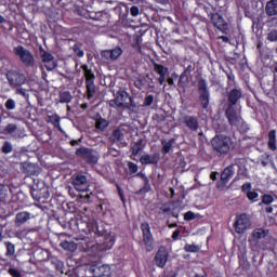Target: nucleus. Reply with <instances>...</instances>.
Masks as SVG:
<instances>
[{"label":"nucleus","mask_w":277,"mask_h":277,"mask_svg":"<svg viewBox=\"0 0 277 277\" xmlns=\"http://www.w3.org/2000/svg\"><path fill=\"white\" fill-rule=\"evenodd\" d=\"M76 226L79 233H84L82 237L76 238V241H84L83 250L93 259H103V253L114 248L116 237L110 234L100 237L98 242L96 243L89 241L90 235H92V233L96 235V230H98L96 222H88L82 219H78L76 220Z\"/></svg>","instance_id":"obj_1"},{"label":"nucleus","mask_w":277,"mask_h":277,"mask_svg":"<svg viewBox=\"0 0 277 277\" xmlns=\"http://www.w3.org/2000/svg\"><path fill=\"white\" fill-rule=\"evenodd\" d=\"M243 93L239 89H233L227 94V108L225 110V116L230 124V127H237L239 124V115L237 114V105L241 101Z\"/></svg>","instance_id":"obj_2"},{"label":"nucleus","mask_w":277,"mask_h":277,"mask_svg":"<svg viewBox=\"0 0 277 277\" xmlns=\"http://www.w3.org/2000/svg\"><path fill=\"white\" fill-rule=\"evenodd\" d=\"M211 145L219 157H226V155L230 153V149L235 148V142H233V138L224 134H216L211 140Z\"/></svg>","instance_id":"obj_3"},{"label":"nucleus","mask_w":277,"mask_h":277,"mask_svg":"<svg viewBox=\"0 0 277 277\" xmlns=\"http://www.w3.org/2000/svg\"><path fill=\"white\" fill-rule=\"evenodd\" d=\"M81 68L85 78L87 98L88 101H91V98H94V94H96V84H94L96 76L87 64L81 65Z\"/></svg>","instance_id":"obj_4"},{"label":"nucleus","mask_w":277,"mask_h":277,"mask_svg":"<svg viewBox=\"0 0 277 277\" xmlns=\"http://www.w3.org/2000/svg\"><path fill=\"white\" fill-rule=\"evenodd\" d=\"M13 53L19 58L26 68H31V66L36 64V58L34 57L31 51L25 49L23 45L13 48Z\"/></svg>","instance_id":"obj_5"},{"label":"nucleus","mask_w":277,"mask_h":277,"mask_svg":"<svg viewBox=\"0 0 277 277\" xmlns=\"http://www.w3.org/2000/svg\"><path fill=\"white\" fill-rule=\"evenodd\" d=\"M141 232L146 252H153L155 250V237L150 230V224L148 222L141 223Z\"/></svg>","instance_id":"obj_6"},{"label":"nucleus","mask_w":277,"mask_h":277,"mask_svg":"<svg viewBox=\"0 0 277 277\" xmlns=\"http://www.w3.org/2000/svg\"><path fill=\"white\" fill-rule=\"evenodd\" d=\"M197 88L199 92V103H201L202 109H209L211 93L209 92V87H207V80L203 78L199 79Z\"/></svg>","instance_id":"obj_7"},{"label":"nucleus","mask_w":277,"mask_h":277,"mask_svg":"<svg viewBox=\"0 0 277 277\" xmlns=\"http://www.w3.org/2000/svg\"><path fill=\"white\" fill-rule=\"evenodd\" d=\"M76 157H80L88 166H96V163H98V156L94 155V149L90 147L77 148Z\"/></svg>","instance_id":"obj_8"},{"label":"nucleus","mask_w":277,"mask_h":277,"mask_svg":"<svg viewBox=\"0 0 277 277\" xmlns=\"http://www.w3.org/2000/svg\"><path fill=\"white\" fill-rule=\"evenodd\" d=\"M71 185L77 192H90V181L83 173H75L71 176Z\"/></svg>","instance_id":"obj_9"},{"label":"nucleus","mask_w":277,"mask_h":277,"mask_svg":"<svg viewBox=\"0 0 277 277\" xmlns=\"http://www.w3.org/2000/svg\"><path fill=\"white\" fill-rule=\"evenodd\" d=\"M250 226H252V221H250L248 214L242 213L236 216V221L234 223L235 233L238 235H243V233H246Z\"/></svg>","instance_id":"obj_10"},{"label":"nucleus","mask_w":277,"mask_h":277,"mask_svg":"<svg viewBox=\"0 0 277 277\" xmlns=\"http://www.w3.org/2000/svg\"><path fill=\"white\" fill-rule=\"evenodd\" d=\"M235 176V167L228 166L223 170L221 173V177L216 183V189H220V192H224L226 189V185H228V182Z\"/></svg>","instance_id":"obj_11"},{"label":"nucleus","mask_w":277,"mask_h":277,"mask_svg":"<svg viewBox=\"0 0 277 277\" xmlns=\"http://www.w3.org/2000/svg\"><path fill=\"white\" fill-rule=\"evenodd\" d=\"M168 259H170L168 248H166V246H160L154 258L155 266L159 267L160 269H164L166 265H168Z\"/></svg>","instance_id":"obj_12"},{"label":"nucleus","mask_w":277,"mask_h":277,"mask_svg":"<svg viewBox=\"0 0 277 277\" xmlns=\"http://www.w3.org/2000/svg\"><path fill=\"white\" fill-rule=\"evenodd\" d=\"M211 23L219 31L224 34L225 36H228L230 34V27L228 26L226 19L220 14V13H214L211 16Z\"/></svg>","instance_id":"obj_13"},{"label":"nucleus","mask_w":277,"mask_h":277,"mask_svg":"<svg viewBox=\"0 0 277 277\" xmlns=\"http://www.w3.org/2000/svg\"><path fill=\"white\" fill-rule=\"evenodd\" d=\"M6 79L11 88H18L19 85H24L25 81H27L25 74H21L16 70H9L6 72Z\"/></svg>","instance_id":"obj_14"},{"label":"nucleus","mask_w":277,"mask_h":277,"mask_svg":"<svg viewBox=\"0 0 277 277\" xmlns=\"http://www.w3.org/2000/svg\"><path fill=\"white\" fill-rule=\"evenodd\" d=\"M182 124H184L188 131H193L194 133L198 132L200 129V122L198 121L197 116L185 115L182 118Z\"/></svg>","instance_id":"obj_15"},{"label":"nucleus","mask_w":277,"mask_h":277,"mask_svg":"<svg viewBox=\"0 0 277 277\" xmlns=\"http://www.w3.org/2000/svg\"><path fill=\"white\" fill-rule=\"evenodd\" d=\"M159 161H161V154L159 153L144 154L140 158L142 166H157Z\"/></svg>","instance_id":"obj_16"},{"label":"nucleus","mask_w":277,"mask_h":277,"mask_svg":"<svg viewBox=\"0 0 277 277\" xmlns=\"http://www.w3.org/2000/svg\"><path fill=\"white\" fill-rule=\"evenodd\" d=\"M91 274H93V277H107L111 276V267L107 264H103L101 266L94 265L90 268Z\"/></svg>","instance_id":"obj_17"},{"label":"nucleus","mask_w":277,"mask_h":277,"mask_svg":"<svg viewBox=\"0 0 277 277\" xmlns=\"http://www.w3.org/2000/svg\"><path fill=\"white\" fill-rule=\"evenodd\" d=\"M118 96L122 104L124 105L126 109H135L137 105L133 102V97L127 91H119Z\"/></svg>","instance_id":"obj_18"},{"label":"nucleus","mask_w":277,"mask_h":277,"mask_svg":"<svg viewBox=\"0 0 277 277\" xmlns=\"http://www.w3.org/2000/svg\"><path fill=\"white\" fill-rule=\"evenodd\" d=\"M121 55H122V49L120 48H116L113 50H104L101 53V56L103 57V60H108L110 62L116 61Z\"/></svg>","instance_id":"obj_19"},{"label":"nucleus","mask_w":277,"mask_h":277,"mask_svg":"<svg viewBox=\"0 0 277 277\" xmlns=\"http://www.w3.org/2000/svg\"><path fill=\"white\" fill-rule=\"evenodd\" d=\"M153 66H154L155 72H157V75H159L158 83L160 85H163V83H166V76L168 75V67H166L159 63H154Z\"/></svg>","instance_id":"obj_20"},{"label":"nucleus","mask_w":277,"mask_h":277,"mask_svg":"<svg viewBox=\"0 0 277 277\" xmlns=\"http://www.w3.org/2000/svg\"><path fill=\"white\" fill-rule=\"evenodd\" d=\"M24 173L27 174L28 176H38L40 174V168L36 166L35 163H24L23 166Z\"/></svg>","instance_id":"obj_21"},{"label":"nucleus","mask_w":277,"mask_h":277,"mask_svg":"<svg viewBox=\"0 0 277 277\" xmlns=\"http://www.w3.org/2000/svg\"><path fill=\"white\" fill-rule=\"evenodd\" d=\"M144 148H146V144H144V138H140L134 144H131L130 147L133 157H137V155H140V153L144 150Z\"/></svg>","instance_id":"obj_22"},{"label":"nucleus","mask_w":277,"mask_h":277,"mask_svg":"<svg viewBox=\"0 0 277 277\" xmlns=\"http://www.w3.org/2000/svg\"><path fill=\"white\" fill-rule=\"evenodd\" d=\"M109 140L111 144H118V142H122V140H124V132H122L121 128H117L113 131Z\"/></svg>","instance_id":"obj_23"},{"label":"nucleus","mask_w":277,"mask_h":277,"mask_svg":"<svg viewBox=\"0 0 277 277\" xmlns=\"http://www.w3.org/2000/svg\"><path fill=\"white\" fill-rule=\"evenodd\" d=\"M268 235H269V229L258 227L252 232L251 237H253L255 241H259V239H265V237H267Z\"/></svg>","instance_id":"obj_24"},{"label":"nucleus","mask_w":277,"mask_h":277,"mask_svg":"<svg viewBox=\"0 0 277 277\" xmlns=\"http://www.w3.org/2000/svg\"><path fill=\"white\" fill-rule=\"evenodd\" d=\"M30 217L31 214L29 212H18L15 216L16 226H23Z\"/></svg>","instance_id":"obj_25"},{"label":"nucleus","mask_w":277,"mask_h":277,"mask_svg":"<svg viewBox=\"0 0 277 277\" xmlns=\"http://www.w3.org/2000/svg\"><path fill=\"white\" fill-rule=\"evenodd\" d=\"M265 12L267 16L277 15V0H271L266 3Z\"/></svg>","instance_id":"obj_26"},{"label":"nucleus","mask_w":277,"mask_h":277,"mask_svg":"<svg viewBox=\"0 0 277 277\" xmlns=\"http://www.w3.org/2000/svg\"><path fill=\"white\" fill-rule=\"evenodd\" d=\"M174 142H176V140H174V138H171L169 141H166V140L161 141V144H162L161 153H162V155L170 154V151L172 150V146H174Z\"/></svg>","instance_id":"obj_27"},{"label":"nucleus","mask_w":277,"mask_h":277,"mask_svg":"<svg viewBox=\"0 0 277 277\" xmlns=\"http://www.w3.org/2000/svg\"><path fill=\"white\" fill-rule=\"evenodd\" d=\"M31 197L34 198V200H36V202H44V200H47V198H49V193H47V196H42V190L40 189H31L30 190ZM43 198V200H42Z\"/></svg>","instance_id":"obj_28"},{"label":"nucleus","mask_w":277,"mask_h":277,"mask_svg":"<svg viewBox=\"0 0 277 277\" xmlns=\"http://www.w3.org/2000/svg\"><path fill=\"white\" fill-rule=\"evenodd\" d=\"M268 148L269 150L276 151L277 146H276V130H271L268 132Z\"/></svg>","instance_id":"obj_29"},{"label":"nucleus","mask_w":277,"mask_h":277,"mask_svg":"<svg viewBox=\"0 0 277 277\" xmlns=\"http://www.w3.org/2000/svg\"><path fill=\"white\" fill-rule=\"evenodd\" d=\"M50 263L51 265H53V267L56 269V272H61L62 274H64V262H62L60 259L52 256L50 259Z\"/></svg>","instance_id":"obj_30"},{"label":"nucleus","mask_w":277,"mask_h":277,"mask_svg":"<svg viewBox=\"0 0 277 277\" xmlns=\"http://www.w3.org/2000/svg\"><path fill=\"white\" fill-rule=\"evenodd\" d=\"M60 103H72V93L70 91H63L60 93Z\"/></svg>","instance_id":"obj_31"},{"label":"nucleus","mask_w":277,"mask_h":277,"mask_svg":"<svg viewBox=\"0 0 277 277\" xmlns=\"http://www.w3.org/2000/svg\"><path fill=\"white\" fill-rule=\"evenodd\" d=\"M187 85H189V76H185V74H181L177 81V87L181 88L182 90H185Z\"/></svg>","instance_id":"obj_32"},{"label":"nucleus","mask_w":277,"mask_h":277,"mask_svg":"<svg viewBox=\"0 0 277 277\" xmlns=\"http://www.w3.org/2000/svg\"><path fill=\"white\" fill-rule=\"evenodd\" d=\"M49 120L51 124H53L54 129L62 131V126L60 124V122H62V118H60L57 114L49 116Z\"/></svg>","instance_id":"obj_33"},{"label":"nucleus","mask_w":277,"mask_h":277,"mask_svg":"<svg viewBox=\"0 0 277 277\" xmlns=\"http://www.w3.org/2000/svg\"><path fill=\"white\" fill-rule=\"evenodd\" d=\"M153 192V187L150 186V180H145L143 187L136 192L137 196H142L144 194H149Z\"/></svg>","instance_id":"obj_34"},{"label":"nucleus","mask_w":277,"mask_h":277,"mask_svg":"<svg viewBox=\"0 0 277 277\" xmlns=\"http://www.w3.org/2000/svg\"><path fill=\"white\" fill-rule=\"evenodd\" d=\"M61 248H63V250H67L68 252H75V250H77V243L65 240L61 242Z\"/></svg>","instance_id":"obj_35"},{"label":"nucleus","mask_w":277,"mask_h":277,"mask_svg":"<svg viewBox=\"0 0 277 277\" xmlns=\"http://www.w3.org/2000/svg\"><path fill=\"white\" fill-rule=\"evenodd\" d=\"M12 150H14V146L12 145V143L10 141H5L0 149V153L2 155H10Z\"/></svg>","instance_id":"obj_36"},{"label":"nucleus","mask_w":277,"mask_h":277,"mask_svg":"<svg viewBox=\"0 0 277 277\" xmlns=\"http://www.w3.org/2000/svg\"><path fill=\"white\" fill-rule=\"evenodd\" d=\"M107 127H109V121L101 117L95 122V129H98L100 131H105Z\"/></svg>","instance_id":"obj_37"},{"label":"nucleus","mask_w":277,"mask_h":277,"mask_svg":"<svg viewBox=\"0 0 277 277\" xmlns=\"http://www.w3.org/2000/svg\"><path fill=\"white\" fill-rule=\"evenodd\" d=\"M18 130V126L16 123H8L3 129L4 135H12V133H16Z\"/></svg>","instance_id":"obj_38"},{"label":"nucleus","mask_w":277,"mask_h":277,"mask_svg":"<svg viewBox=\"0 0 277 277\" xmlns=\"http://www.w3.org/2000/svg\"><path fill=\"white\" fill-rule=\"evenodd\" d=\"M6 253L5 256H14L16 253V247L12 242H5Z\"/></svg>","instance_id":"obj_39"},{"label":"nucleus","mask_w":277,"mask_h":277,"mask_svg":"<svg viewBox=\"0 0 277 277\" xmlns=\"http://www.w3.org/2000/svg\"><path fill=\"white\" fill-rule=\"evenodd\" d=\"M184 250L186 252H192L194 254H196V252H200V247H198L197 245H189V243H186L184 246Z\"/></svg>","instance_id":"obj_40"},{"label":"nucleus","mask_w":277,"mask_h":277,"mask_svg":"<svg viewBox=\"0 0 277 277\" xmlns=\"http://www.w3.org/2000/svg\"><path fill=\"white\" fill-rule=\"evenodd\" d=\"M8 198V186L0 184V202L5 201Z\"/></svg>","instance_id":"obj_41"},{"label":"nucleus","mask_w":277,"mask_h":277,"mask_svg":"<svg viewBox=\"0 0 277 277\" xmlns=\"http://www.w3.org/2000/svg\"><path fill=\"white\" fill-rule=\"evenodd\" d=\"M4 107H5L6 111H12V110L16 109V101L9 98L4 103Z\"/></svg>","instance_id":"obj_42"},{"label":"nucleus","mask_w":277,"mask_h":277,"mask_svg":"<svg viewBox=\"0 0 277 277\" xmlns=\"http://www.w3.org/2000/svg\"><path fill=\"white\" fill-rule=\"evenodd\" d=\"M42 63L45 64L47 62H53L55 60V56L51 54L50 52L43 51L41 54Z\"/></svg>","instance_id":"obj_43"},{"label":"nucleus","mask_w":277,"mask_h":277,"mask_svg":"<svg viewBox=\"0 0 277 277\" xmlns=\"http://www.w3.org/2000/svg\"><path fill=\"white\" fill-rule=\"evenodd\" d=\"M128 170L130 174H137V171L140 170V167L135 162H128Z\"/></svg>","instance_id":"obj_44"},{"label":"nucleus","mask_w":277,"mask_h":277,"mask_svg":"<svg viewBox=\"0 0 277 277\" xmlns=\"http://www.w3.org/2000/svg\"><path fill=\"white\" fill-rule=\"evenodd\" d=\"M153 103H155V95L148 94L144 100L143 107H150Z\"/></svg>","instance_id":"obj_45"},{"label":"nucleus","mask_w":277,"mask_h":277,"mask_svg":"<svg viewBox=\"0 0 277 277\" xmlns=\"http://www.w3.org/2000/svg\"><path fill=\"white\" fill-rule=\"evenodd\" d=\"M247 198L248 200H251V202H256V200H259V193L249 190L247 192Z\"/></svg>","instance_id":"obj_46"},{"label":"nucleus","mask_w":277,"mask_h":277,"mask_svg":"<svg viewBox=\"0 0 277 277\" xmlns=\"http://www.w3.org/2000/svg\"><path fill=\"white\" fill-rule=\"evenodd\" d=\"M44 67L47 70L51 71V70H55V68L57 67V61L54 58L50 62H47L44 64Z\"/></svg>","instance_id":"obj_47"},{"label":"nucleus","mask_w":277,"mask_h":277,"mask_svg":"<svg viewBox=\"0 0 277 277\" xmlns=\"http://www.w3.org/2000/svg\"><path fill=\"white\" fill-rule=\"evenodd\" d=\"M274 202V196L269 194L262 195V203L263 205H272Z\"/></svg>","instance_id":"obj_48"},{"label":"nucleus","mask_w":277,"mask_h":277,"mask_svg":"<svg viewBox=\"0 0 277 277\" xmlns=\"http://www.w3.org/2000/svg\"><path fill=\"white\" fill-rule=\"evenodd\" d=\"M196 217H198V214H196L192 211H188V212L184 213L185 222H192V220H196Z\"/></svg>","instance_id":"obj_49"},{"label":"nucleus","mask_w":277,"mask_h":277,"mask_svg":"<svg viewBox=\"0 0 277 277\" xmlns=\"http://www.w3.org/2000/svg\"><path fill=\"white\" fill-rule=\"evenodd\" d=\"M8 274H10L12 277H23V275L21 274V271H18V268H15V267H10L8 269Z\"/></svg>","instance_id":"obj_50"},{"label":"nucleus","mask_w":277,"mask_h":277,"mask_svg":"<svg viewBox=\"0 0 277 277\" xmlns=\"http://www.w3.org/2000/svg\"><path fill=\"white\" fill-rule=\"evenodd\" d=\"M267 40L268 42H277V30H271L267 34Z\"/></svg>","instance_id":"obj_51"},{"label":"nucleus","mask_w":277,"mask_h":277,"mask_svg":"<svg viewBox=\"0 0 277 277\" xmlns=\"http://www.w3.org/2000/svg\"><path fill=\"white\" fill-rule=\"evenodd\" d=\"M15 94H18L19 96H23L24 98H29V93L24 88L16 89Z\"/></svg>","instance_id":"obj_52"},{"label":"nucleus","mask_w":277,"mask_h":277,"mask_svg":"<svg viewBox=\"0 0 277 277\" xmlns=\"http://www.w3.org/2000/svg\"><path fill=\"white\" fill-rule=\"evenodd\" d=\"M74 53L77 55V57H83V55H85V52H83V50L77 44L74 45Z\"/></svg>","instance_id":"obj_53"},{"label":"nucleus","mask_w":277,"mask_h":277,"mask_svg":"<svg viewBox=\"0 0 277 277\" xmlns=\"http://www.w3.org/2000/svg\"><path fill=\"white\" fill-rule=\"evenodd\" d=\"M160 211H162V213H170L172 211V206L170 203H162L160 206Z\"/></svg>","instance_id":"obj_54"},{"label":"nucleus","mask_w":277,"mask_h":277,"mask_svg":"<svg viewBox=\"0 0 277 277\" xmlns=\"http://www.w3.org/2000/svg\"><path fill=\"white\" fill-rule=\"evenodd\" d=\"M132 49H134L136 53H142V45L140 44V38H136L135 42L132 44Z\"/></svg>","instance_id":"obj_55"},{"label":"nucleus","mask_w":277,"mask_h":277,"mask_svg":"<svg viewBox=\"0 0 277 277\" xmlns=\"http://www.w3.org/2000/svg\"><path fill=\"white\" fill-rule=\"evenodd\" d=\"M116 187L121 202H124V192L122 190V187H120V184H116Z\"/></svg>","instance_id":"obj_56"},{"label":"nucleus","mask_w":277,"mask_h":277,"mask_svg":"<svg viewBox=\"0 0 277 277\" xmlns=\"http://www.w3.org/2000/svg\"><path fill=\"white\" fill-rule=\"evenodd\" d=\"M250 189H252V184L250 182L248 183H245L242 186H241V192L243 194H248V192H250Z\"/></svg>","instance_id":"obj_57"},{"label":"nucleus","mask_w":277,"mask_h":277,"mask_svg":"<svg viewBox=\"0 0 277 277\" xmlns=\"http://www.w3.org/2000/svg\"><path fill=\"white\" fill-rule=\"evenodd\" d=\"M227 80H228V85L235 84V74L233 71L227 72Z\"/></svg>","instance_id":"obj_58"},{"label":"nucleus","mask_w":277,"mask_h":277,"mask_svg":"<svg viewBox=\"0 0 277 277\" xmlns=\"http://www.w3.org/2000/svg\"><path fill=\"white\" fill-rule=\"evenodd\" d=\"M130 14H131V16H138V14H140V8H138V6H135V5L131 6V9H130Z\"/></svg>","instance_id":"obj_59"},{"label":"nucleus","mask_w":277,"mask_h":277,"mask_svg":"<svg viewBox=\"0 0 277 277\" xmlns=\"http://www.w3.org/2000/svg\"><path fill=\"white\" fill-rule=\"evenodd\" d=\"M171 237L173 241H179V237H181V229H175Z\"/></svg>","instance_id":"obj_60"},{"label":"nucleus","mask_w":277,"mask_h":277,"mask_svg":"<svg viewBox=\"0 0 277 277\" xmlns=\"http://www.w3.org/2000/svg\"><path fill=\"white\" fill-rule=\"evenodd\" d=\"M114 103H115L116 107H124V105H126L122 103V101L120 100V97L118 95L115 97Z\"/></svg>","instance_id":"obj_61"},{"label":"nucleus","mask_w":277,"mask_h":277,"mask_svg":"<svg viewBox=\"0 0 277 277\" xmlns=\"http://www.w3.org/2000/svg\"><path fill=\"white\" fill-rule=\"evenodd\" d=\"M190 72H194V66L188 65L184 71L182 72V75H185L187 77V75H189Z\"/></svg>","instance_id":"obj_62"},{"label":"nucleus","mask_w":277,"mask_h":277,"mask_svg":"<svg viewBox=\"0 0 277 277\" xmlns=\"http://www.w3.org/2000/svg\"><path fill=\"white\" fill-rule=\"evenodd\" d=\"M134 85H135V88H137L138 90H142V88H144V81H142V79L136 80V81L134 82Z\"/></svg>","instance_id":"obj_63"},{"label":"nucleus","mask_w":277,"mask_h":277,"mask_svg":"<svg viewBox=\"0 0 277 277\" xmlns=\"http://www.w3.org/2000/svg\"><path fill=\"white\" fill-rule=\"evenodd\" d=\"M217 40H222V42H225V43L230 42V39L226 36H219Z\"/></svg>","instance_id":"obj_64"}]
</instances>
